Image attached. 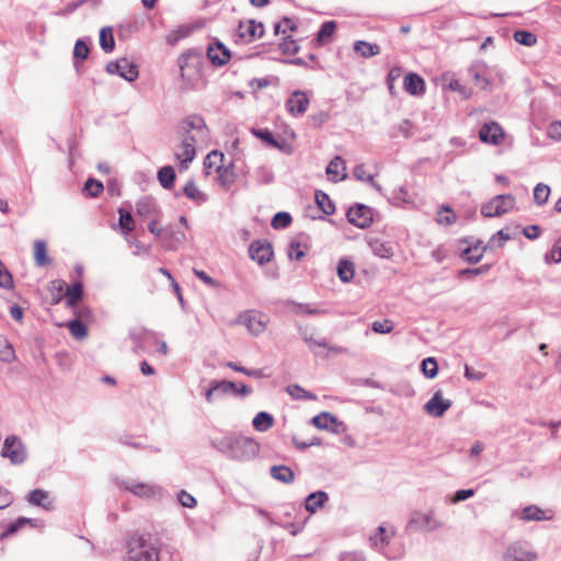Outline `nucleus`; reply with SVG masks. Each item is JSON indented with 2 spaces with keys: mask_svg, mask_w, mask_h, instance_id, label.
<instances>
[{
  "mask_svg": "<svg viewBox=\"0 0 561 561\" xmlns=\"http://www.w3.org/2000/svg\"><path fill=\"white\" fill-rule=\"evenodd\" d=\"M214 448L234 461H249L260 451L259 443L251 437L229 435L211 442Z\"/></svg>",
  "mask_w": 561,
  "mask_h": 561,
  "instance_id": "1",
  "label": "nucleus"
},
{
  "mask_svg": "<svg viewBox=\"0 0 561 561\" xmlns=\"http://www.w3.org/2000/svg\"><path fill=\"white\" fill-rule=\"evenodd\" d=\"M126 561H160V543L147 535H135L128 541Z\"/></svg>",
  "mask_w": 561,
  "mask_h": 561,
  "instance_id": "2",
  "label": "nucleus"
},
{
  "mask_svg": "<svg viewBox=\"0 0 561 561\" xmlns=\"http://www.w3.org/2000/svg\"><path fill=\"white\" fill-rule=\"evenodd\" d=\"M178 136L180 140L192 144L196 148L197 142L208 139L209 129L202 116L191 115L180 122Z\"/></svg>",
  "mask_w": 561,
  "mask_h": 561,
  "instance_id": "3",
  "label": "nucleus"
},
{
  "mask_svg": "<svg viewBox=\"0 0 561 561\" xmlns=\"http://www.w3.org/2000/svg\"><path fill=\"white\" fill-rule=\"evenodd\" d=\"M181 78L190 83L197 79L204 65V54L202 49L191 48L184 51L178 60Z\"/></svg>",
  "mask_w": 561,
  "mask_h": 561,
  "instance_id": "4",
  "label": "nucleus"
},
{
  "mask_svg": "<svg viewBox=\"0 0 561 561\" xmlns=\"http://www.w3.org/2000/svg\"><path fill=\"white\" fill-rule=\"evenodd\" d=\"M105 70L110 75H118L128 82H134L139 77L138 66L126 57L107 62Z\"/></svg>",
  "mask_w": 561,
  "mask_h": 561,
  "instance_id": "5",
  "label": "nucleus"
},
{
  "mask_svg": "<svg viewBox=\"0 0 561 561\" xmlns=\"http://www.w3.org/2000/svg\"><path fill=\"white\" fill-rule=\"evenodd\" d=\"M515 198L511 194H501L493 197L490 202L481 207V214L484 217H495L506 214L513 208Z\"/></svg>",
  "mask_w": 561,
  "mask_h": 561,
  "instance_id": "6",
  "label": "nucleus"
},
{
  "mask_svg": "<svg viewBox=\"0 0 561 561\" xmlns=\"http://www.w3.org/2000/svg\"><path fill=\"white\" fill-rule=\"evenodd\" d=\"M1 456L9 458L13 465H20L26 459V449L18 436L11 435L4 439Z\"/></svg>",
  "mask_w": 561,
  "mask_h": 561,
  "instance_id": "7",
  "label": "nucleus"
},
{
  "mask_svg": "<svg viewBox=\"0 0 561 561\" xmlns=\"http://www.w3.org/2000/svg\"><path fill=\"white\" fill-rule=\"evenodd\" d=\"M442 526V523L435 519L433 512L412 514L407 525L408 531H433Z\"/></svg>",
  "mask_w": 561,
  "mask_h": 561,
  "instance_id": "8",
  "label": "nucleus"
},
{
  "mask_svg": "<svg viewBox=\"0 0 561 561\" xmlns=\"http://www.w3.org/2000/svg\"><path fill=\"white\" fill-rule=\"evenodd\" d=\"M537 553L526 541L511 543L503 554V561H536Z\"/></svg>",
  "mask_w": 561,
  "mask_h": 561,
  "instance_id": "9",
  "label": "nucleus"
},
{
  "mask_svg": "<svg viewBox=\"0 0 561 561\" xmlns=\"http://www.w3.org/2000/svg\"><path fill=\"white\" fill-rule=\"evenodd\" d=\"M121 486L141 499H156L162 494V488L157 484H149L135 481H123Z\"/></svg>",
  "mask_w": 561,
  "mask_h": 561,
  "instance_id": "10",
  "label": "nucleus"
},
{
  "mask_svg": "<svg viewBox=\"0 0 561 561\" xmlns=\"http://www.w3.org/2000/svg\"><path fill=\"white\" fill-rule=\"evenodd\" d=\"M264 25L255 20L241 21L238 25L236 36L241 43L249 44L254 39L262 37Z\"/></svg>",
  "mask_w": 561,
  "mask_h": 561,
  "instance_id": "11",
  "label": "nucleus"
},
{
  "mask_svg": "<svg viewBox=\"0 0 561 561\" xmlns=\"http://www.w3.org/2000/svg\"><path fill=\"white\" fill-rule=\"evenodd\" d=\"M238 322L243 324L250 334L260 335L266 328L267 318L261 312L249 310L239 316Z\"/></svg>",
  "mask_w": 561,
  "mask_h": 561,
  "instance_id": "12",
  "label": "nucleus"
},
{
  "mask_svg": "<svg viewBox=\"0 0 561 561\" xmlns=\"http://www.w3.org/2000/svg\"><path fill=\"white\" fill-rule=\"evenodd\" d=\"M346 216L352 225L360 229H366L373 224V209L364 204L352 206Z\"/></svg>",
  "mask_w": 561,
  "mask_h": 561,
  "instance_id": "13",
  "label": "nucleus"
},
{
  "mask_svg": "<svg viewBox=\"0 0 561 561\" xmlns=\"http://www.w3.org/2000/svg\"><path fill=\"white\" fill-rule=\"evenodd\" d=\"M451 401L443 398L442 390L434 392L432 398L424 404L423 410L426 414L434 417H442L451 407Z\"/></svg>",
  "mask_w": 561,
  "mask_h": 561,
  "instance_id": "14",
  "label": "nucleus"
},
{
  "mask_svg": "<svg viewBox=\"0 0 561 561\" xmlns=\"http://www.w3.org/2000/svg\"><path fill=\"white\" fill-rule=\"evenodd\" d=\"M129 337L134 342V353L139 354L147 351L151 340H156V333L144 328H135L129 331Z\"/></svg>",
  "mask_w": 561,
  "mask_h": 561,
  "instance_id": "15",
  "label": "nucleus"
},
{
  "mask_svg": "<svg viewBox=\"0 0 561 561\" xmlns=\"http://www.w3.org/2000/svg\"><path fill=\"white\" fill-rule=\"evenodd\" d=\"M479 138L484 144L500 145L504 138V130L496 122H489L481 126Z\"/></svg>",
  "mask_w": 561,
  "mask_h": 561,
  "instance_id": "16",
  "label": "nucleus"
},
{
  "mask_svg": "<svg viewBox=\"0 0 561 561\" xmlns=\"http://www.w3.org/2000/svg\"><path fill=\"white\" fill-rule=\"evenodd\" d=\"M309 99L304 91L297 90L286 101V110L294 116L304 115L308 108Z\"/></svg>",
  "mask_w": 561,
  "mask_h": 561,
  "instance_id": "17",
  "label": "nucleus"
},
{
  "mask_svg": "<svg viewBox=\"0 0 561 561\" xmlns=\"http://www.w3.org/2000/svg\"><path fill=\"white\" fill-rule=\"evenodd\" d=\"M136 214L142 218H158L161 214L156 199L151 196H144L136 202Z\"/></svg>",
  "mask_w": 561,
  "mask_h": 561,
  "instance_id": "18",
  "label": "nucleus"
},
{
  "mask_svg": "<svg viewBox=\"0 0 561 561\" xmlns=\"http://www.w3.org/2000/svg\"><path fill=\"white\" fill-rule=\"evenodd\" d=\"M249 254L253 261L257 262L260 265H263L271 261L273 256V249L270 243H261L260 241H254L249 248Z\"/></svg>",
  "mask_w": 561,
  "mask_h": 561,
  "instance_id": "19",
  "label": "nucleus"
},
{
  "mask_svg": "<svg viewBox=\"0 0 561 561\" xmlns=\"http://www.w3.org/2000/svg\"><path fill=\"white\" fill-rule=\"evenodd\" d=\"M196 156V148L192 144L180 140V144L174 149V157L181 163L183 169L188 167Z\"/></svg>",
  "mask_w": 561,
  "mask_h": 561,
  "instance_id": "20",
  "label": "nucleus"
},
{
  "mask_svg": "<svg viewBox=\"0 0 561 561\" xmlns=\"http://www.w3.org/2000/svg\"><path fill=\"white\" fill-rule=\"evenodd\" d=\"M207 57L211 64L216 66H224L230 59V50L224 44L217 42L215 45H210L207 48Z\"/></svg>",
  "mask_w": 561,
  "mask_h": 561,
  "instance_id": "21",
  "label": "nucleus"
},
{
  "mask_svg": "<svg viewBox=\"0 0 561 561\" xmlns=\"http://www.w3.org/2000/svg\"><path fill=\"white\" fill-rule=\"evenodd\" d=\"M312 424L319 430H329L333 433H339V426L342 422L329 412H321L312 419Z\"/></svg>",
  "mask_w": 561,
  "mask_h": 561,
  "instance_id": "22",
  "label": "nucleus"
},
{
  "mask_svg": "<svg viewBox=\"0 0 561 561\" xmlns=\"http://www.w3.org/2000/svg\"><path fill=\"white\" fill-rule=\"evenodd\" d=\"M520 519L524 522L550 520V519H552V514L550 511H543L536 505H528L522 511Z\"/></svg>",
  "mask_w": 561,
  "mask_h": 561,
  "instance_id": "23",
  "label": "nucleus"
},
{
  "mask_svg": "<svg viewBox=\"0 0 561 561\" xmlns=\"http://www.w3.org/2000/svg\"><path fill=\"white\" fill-rule=\"evenodd\" d=\"M404 89L411 95H421L425 89V82L421 76L410 72L403 80Z\"/></svg>",
  "mask_w": 561,
  "mask_h": 561,
  "instance_id": "24",
  "label": "nucleus"
},
{
  "mask_svg": "<svg viewBox=\"0 0 561 561\" xmlns=\"http://www.w3.org/2000/svg\"><path fill=\"white\" fill-rule=\"evenodd\" d=\"M329 501V495L324 491H317L310 493L305 500V508L311 514H314L319 508L323 507Z\"/></svg>",
  "mask_w": 561,
  "mask_h": 561,
  "instance_id": "25",
  "label": "nucleus"
},
{
  "mask_svg": "<svg viewBox=\"0 0 561 561\" xmlns=\"http://www.w3.org/2000/svg\"><path fill=\"white\" fill-rule=\"evenodd\" d=\"M27 500L32 505L43 507L46 511H51L54 507L53 502L49 500L48 492L42 489L31 491Z\"/></svg>",
  "mask_w": 561,
  "mask_h": 561,
  "instance_id": "26",
  "label": "nucleus"
},
{
  "mask_svg": "<svg viewBox=\"0 0 561 561\" xmlns=\"http://www.w3.org/2000/svg\"><path fill=\"white\" fill-rule=\"evenodd\" d=\"M33 248H34L33 255H34V261H35L36 266L44 267V266H47L48 264H50L51 260L47 255L46 241L37 239L34 241Z\"/></svg>",
  "mask_w": 561,
  "mask_h": 561,
  "instance_id": "27",
  "label": "nucleus"
},
{
  "mask_svg": "<svg viewBox=\"0 0 561 561\" xmlns=\"http://www.w3.org/2000/svg\"><path fill=\"white\" fill-rule=\"evenodd\" d=\"M394 535V531L391 535H388L386 528L383 526H379L376 529V533L369 537L370 546L375 549L382 550L386 546L389 545L390 538Z\"/></svg>",
  "mask_w": 561,
  "mask_h": 561,
  "instance_id": "28",
  "label": "nucleus"
},
{
  "mask_svg": "<svg viewBox=\"0 0 561 561\" xmlns=\"http://www.w3.org/2000/svg\"><path fill=\"white\" fill-rule=\"evenodd\" d=\"M228 387L230 386L227 385V380H213L209 388L205 391L206 401L211 403L219 394L228 393Z\"/></svg>",
  "mask_w": 561,
  "mask_h": 561,
  "instance_id": "29",
  "label": "nucleus"
},
{
  "mask_svg": "<svg viewBox=\"0 0 561 561\" xmlns=\"http://www.w3.org/2000/svg\"><path fill=\"white\" fill-rule=\"evenodd\" d=\"M270 473L273 479L283 483H291L295 480L294 471L284 465L273 466Z\"/></svg>",
  "mask_w": 561,
  "mask_h": 561,
  "instance_id": "30",
  "label": "nucleus"
},
{
  "mask_svg": "<svg viewBox=\"0 0 561 561\" xmlns=\"http://www.w3.org/2000/svg\"><path fill=\"white\" fill-rule=\"evenodd\" d=\"M354 51L364 58H369L380 54V47L377 44H371L365 41H357L354 43Z\"/></svg>",
  "mask_w": 561,
  "mask_h": 561,
  "instance_id": "31",
  "label": "nucleus"
},
{
  "mask_svg": "<svg viewBox=\"0 0 561 561\" xmlns=\"http://www.w3.org/2000/svg\"><path fill=\"white\" fill-rule=\"evenodd\" d=\"M273 415L264 411L259 412L252 421L253 427L259 432H266L273 426Z\"/></svg>",
  "mask_w": 561,
  "mask_h": 561,
  "instance_id": "32",
  "label": "nucleus"
},
{
  "mask_svg": "<svg viewBox=\"0 0 561 561\" xmlns=\"http://www.w3.org/2000/svg\"><path fill=\"white\" fill-rule=\"evenodd\" d=\"M184 195L194 201L197 204L205 203L207 201L206 194H204L195 184L193 180H190L184 188H183Z\"/></svg>",
  "mask_w": 561,
  "mask_h": 561,
  "instance_id": "33",
  "label": "nucleus"
},
{
  "mask_svg": "<svg viewBox=\"0 0 561 561\" xmlns=\"http://www.w3.org/2000/svg\"><path fill=\"white\" fill-rule=\"evenodd\" d=\"M368 244L373 253L379 257L388 259L393 254L392 248L379 239H371Z\"/></svg>",
  "mask_w": 561,
  "mask_h": 561,
  "instance_id": "34",
  "label": "nucleus"
},
{
  "mask_svg": "<svg viewBox=\"0 0 561 561\" xmlns=\"http://www.w3.org/2000/svg\"><path fill=\"white\" fill-rule=\"evenodd\" d=\"M158 180L161 186L165 190H170L174 185L175 171L172 167L167 165L158 171Z\"/></svg>",
  "mask_w": 561,
  "mask_h": 561,
  "instance_id": "35",
  "label": "nucleus"
},
{
  "mask_svg": "<svg viewBox=\"0 0 561 561\" xmlns=\"http://www.w3.org/2000/svg\"><path fill=\"white\" fill-rule=\"evenodd\" d=\"M314 198L318 207L325 215H332L335 211V206L327 193L322 191H316Z\"/></svg>",
  "mask_w": 561,
  "mask_h": 561,
  "instance_id": "36",
  "label": "nucleus"
},
{
  "mask_svg": "<svg viewBox=\"0 0 561 561\" xmlns=\"http://www.w3.org/2000/svg\"><path fill=\"white\" fill-rule=\"evenodd\" d=\"M337 276L343 283H348L354 277V264L345 259L340 260Z\"/></svg>",
  "mask_w": 561,
  "mask_h": 561,
  "instance_id": "37",
  "label": "nucleus"
},
{
  "mask_svg": "<svg viewBox=\"0 0 561 561\" xmlns=\"http://www.w3.org/2000/svg\"><path fill=\"white\" fill-rule=\"evenodd\" d=\"M83 295L82 284L77 282L66 290V302L69 307H73L81 300Z\"/></svg>",
  "mask_w": 561,
  "mask_h": 561,
  "instance_id": "38",
  "label": "nucleus"
},
{
  "mask_svg": "<svg viewBox=\"0 0 561 561\" xmlns=\"http://www.w3.org/2000/svg\"><path fill=\"white\" fill-rule=\"evenodd\" d=\"M217 172H218V180H219V183L221 186L228 188L234 183L236 173L232 169V165L227 167V168L218 167Z\"/></svg>",
  "mask_w": 561,
  "mask_h": 561,
  "instance_id": "39",
  "label": "nucleus"
},
{
  "mask_svg": "<svg viewBox=\"0 0 561 561\" xmlns=\"http://www.w3.org/2000/svg\"><path fill=\"white\" fill-rule=\"evenodd\" d=\"M287 393L295 400H316L317 396L305 390L299 385H289L286 388Z\"/></svg>",
  "mask_w": 561,
  "mask_h": 561,
  "instance_id": "40",
  "label": "nucleus"
},
{
  "mask_svg": "<svg viewBox=\"0 0 561 561\" xmlns=\"http://www.w3.org/2000/svg\"><path fill=\"white\" fill-rule=\"evenodd\" d=\"M193 28L190 25H181L179 28L172 31L167 36V43L169 45H175L181 39L191 35Z\"/></svg>",
  "mask_w": 561,
  "mask_h": 561,
  "instance_id": "41",
  "label": "nucleus"
},
{
  "mask_svg": "<svg viewBox=\"0 0 561 561\" xmlns=\"http://www.w3.org/2000/svg\"><path fill=\"white\" fill-rule=\"evenodd\" d=\"M67 328L69 329L71 335L77 340H82L88 334L87 325L78 319L70 320L67 323Z\"/></svg>",
  "mask_w": 561,
  "mask_h": 561,
  "instance_id": "42",
  "label": "nucleus"
},
{
  "mask_svg": "<svg viewBox=\"0 0 561 561\" xmlns=\"http://www.w3.org/2000/svg\"><path fill=\"white\" fill-rule=\"evenodd\" d=\"M100 45L105 53L114 49L115 41L111 28L103 27L100 31Z\"/></svg>",
  "mask_w": 561,
  "mask_h": 561,
  "instance_id": "43",
  "label": "nucleus"
},
{
  "mask_svg": "<svg viewBox=\"0 0 561 561\" xmlns=\"http://www.w3.org/2000/svg\"><path fill=\"white\" fill-rule=\"evenodd\" d=\"M421 370L423 375L430 379H433L438 374V364L434 357H427L421 363Z\"/></svg>",
  "mask_w": 561,
  "mask_h": 561,
  "instance_id": "44",
  "label": "nucleus"
},
{
  "mask_svg": "<svg viewBox=\"0 0 561 561\" xmlns=\"http://www.w3.org/2000/svg\"><path fill=\"white\" fill-rule=\"evenodd\" d=\"M253 135L263 140L265 144L273 148L282 149L280 142L274 137L268 129H253Z\"/></svg>",
  "mask_w": 561,
  "mask_h": 561,
  "instance_id": "45",
  "label": "nucleus"
},
{
  "mask_svg": "<svg viewBox=\"0 0 561 561\" xmlns=\"http://www.w3.org/2000/svg\"><path fill=\"white\" fill-rule=\"evenodd\" d=\"M550 195V187L546 184L539 183L534 188V201L538 206L547 203Z\"/></svg>",
  "mask_w": 561,
  "mask_h": 561,
  "instance_id": "46",
  "label": "nucleus"
},
{
  "mask_svg": "<svg viewBox=\"0 0 561 561\" xmlns=\"http://www.w3.org/2000/svg\"><path fill=\"white\" fill-rule=\"evenodd\" d=\"M514 39L524 46L531 47L537 43V37L534 33L519 30L514 33Z\"/></svg>",
  "mask_w": 561,
  "mask_h": 561,
  "instance_id": "47",
  "label": "nucleus"
},
{
  "mask_svg": "<svg viewBox=\"0 0 561 561\" xmlns=\"http://www.w3.org/2000/svg\"><path fill=\"white\" fill-rule=\"evenodd\" d=\"M118 214H119V226L121 228L126 231V232H130L135 229V222H134V218L130 214V211L124 209V208H119L118 209Z\"/></svg>",
  "mask_w": 561,
  "mask_h": 561,
  "instance_id": "48",
  "label": "nucleus"
},
{
  "mask_svg": "<svg viewBox=\"0 0 561 561\" xmlns=\"http://www.w3.org/2000/svg\"><path fill=\"white\" fill-rule=\"evenodd\" d=\"M103 188H104V186H103L102 182L90 178L87 180L83 191L88 196L96 197L102 193Z\"/></svg>",
  "mask_w": 561,
  "mask_h": 561,
  "instance_id": "49",
  "label": "nucleus"
},
{
  "mask_svg": "<svg viewBox=\"0 0 561 561\" xmlns=\"http://www.w3.org/2000/svg\"><path fill=\"white\" fill-rule=\"evenodd\" d=\"M335 30L336 23L334 21L324 22L317 34L318 42H324L330 38L334 34Z\"/></svg>",
  "mask_w": 561,
  "mask_h": 561,
  "instance_id": "50",
  "label": "nucleus"
},
{
  "mask_svg": "<svg viewBox=\"0 0 561 561\" xmlns=\"http://www.w3.org/2000/svg\"><path fill=\"white\" fill-rule=\"evenodd\" d=\"M291 224V216L289 213L286 211H279L275 214V216L272 219V227L274 229H283L288 227Z\"/></svg>",
  "mask_w": 561,
  "mask_h": 561,
  "instance_id": "51",
  "label": "nucleus"
},
{
  "mask_svg": "<svg viewBox=\"0 0 561 561\" xmlns=\"http://www.w3.org/2000/svg\"><path fill=\"white\" fill-rule=\"evenodd\" d=\"M341 171H345L344 161L341 157H334L327 167V174L329 176H337Z\"/></svg>",
  "mask_w": 561,
  "mask_h": 561,
  "instance_id": "52",
  "label": "nucleus"
},
{
  "mask_svg": "<svg viewBox=\"0 0 561 561\" xmlns=\"http://www.w3.org/2000/svg\"><path fill=\"white\" fill-rule=\"evenodd\" d=\"M287 30L291 32H295L297 30V24L289 18H284L274 25L275 34H286Z\"/></svg>",
  "mask_w": 561,
  "mask_h": 561,
  "instance_id": "53",
  "label": "nucleus"
},
{
  "mask_svg": "<svg viewBox=\"0 0 561 561\" xmlns=\"http://www.w3.org/2000/svg\"><path fill=\"white\" fill-rule=\"evenodd\" d=\"M482 256L483 252L478 248H467L461 253V257L471 264L478 263L482 259Z\"/></svg>",
  "mask_w": 561,
  "mask_h": 561,
  "instance_id": "54",
  "label": "nucleus"
},
{
  "mask_svg": "<svg viewBox=\"0 0 561 561\" xmlns=\"http://www.w3.org/2000/svg\"><path fill=\"white\" fill-rule=\"evenodd\" d=\"M279 48L286 55H294L299 51V45L290 36L284 38L279 44Z\"/></svg>",
  "mask_w": 561,
  "mask_h": 561,
  "instance_id": "55",
  "label": "nucleus"
},
{
  "mask_svg": "<svg viewBox=\"0 0 561 561\" xmlns=\"http://www.w3.org/2000/svg\"><path fill=\"white\" fill-rule=\"evenodd\" d=\"M89 46L87 45V43L82 39H78L75 44V48H73V57L75 59H81V60H84L88 58V55H89Z\"/></svg>",
  "mask_w": 561,
  "mask_h": 561,
  "instance_id": "56",
  "label": "nucleus"
},
{
  "mask_svg": "<svg viewBox=\"0 0 561 561\" xmlns=\"http://www.w3.org/2000/svg\"><path fill=\"white\" fill-rule=\"evenodd\" d=\"M353 174L357 180L367 181L371 183L377 190L380 188L379 185L374 182V176L366 173L365 167L363 164L356 165L354 168Z\"/></svg>",
  "mask_w": 561,
  "mask_h": 561,
  "instance_id": "57",
  "label": "nucleus"
},
{
  "mask_svg": "<svg viewBox=\"0 0 561 561\" xmlns=\"http://www.w3.org/2000/svg\"><path fill=\"white\" fill-rule=\"evenodd\" d=\"M35 520L31 519V518H26V517H19L15 522L11 523L4 535H13L15 534L20 528H22L23 526H25L26 524H31L33 525Z\"/></svg>",
  "mask_w": 561,
  "mask_h": 561,
  "instance_id": "58",
  "label": "nucleus"
},
{
  "mask_svg": "<svg viewBox=\"0 0 561 561\" xmlns=\"http://www.w3.org/2000/svg\"><path fill=\"white\" fill-rule=\"evenodd\" d=\"M456 220V215L449 207H443V209L438 213L437 222L444 225H451Z\"/></svg>",
  "mask_w": 561,
  "mask_h": 561,
  "instance_id": "59",
  "label": "nucleus"
},
{
  "mask_svg": "<svg viewBox=\"0 0 561 561\" xmlns=\"http://www.w3.org/2000/svg\"><path fill=\"white\" fill-rule=\"evenodd\" d=\"M306 255L305 251L301 249V245L297 241H291L288 247V256L290 260L299 261Z\"/></svg>",
  "mask_w": 561,
  "mask_h": 561,
  "instance_id": "60",
  "label": "nucleus"
},
{
  "mask_svg": "<svg viewBox=\"0 0 561 561\" xmlns=\"http://www.w3.org/2000/svg\"><path fill=\"white\" fill-rule=\"evenodd\" d=\"M545 261L547 264L561 262V247L559 245V242L546 253Z\"/></svg>",
  "mask_w": 561,
  "mask_h": 561,
  "instance_id": "61",
  "label": "nucleus"
},
{
  "mask_svg": "<svg viewBox=\"0 0 561 561\" xmlns=\"http://www.w3.org/2000/svg\"><path fill=\"white\" fill-rule=\"evenodd\" d=\"M294 311L298 314H309V316H314V314H319L321 313L320 309L318 308H313L309 305H304V304H294Z\"/></svg>",
  "mask_w": 561,
  "mask_h": 561,
  "instance_id": "62",
  "label": "nucleus"
},
{
  "mask_svg": "<svg viewBox=\"0 0 561 561\" xmlns=\"http://www.w3.org/2000/svg\"><path fill=\"white\" fill-rule=\"evenodd\" d=\"M371 329L376 333H389L392 331V324L389 320L375 321L371 325Z\"/></svg>",
  "mask_w": 561,
  "mask_h": 561,
  "instance_id": "63",
  "label": "nucleus"
},
{
  "mask_svg": "<svg viewBox=\"0 0 561 561\" xmlns=\"http://www.w3.org/2000/svg\"><path fill=\"white\" fill-rule=\"evenodd\" d=\"M179 501L181 503L182 506L184 507H194L196 505V500L193 495H191L190 493H187L186 491H181L179 493Z\"/></svg>",
  "mask_w": 561,
  "mask_h": 561,
  "instance_id": "64",
  "label": "nucleus"
}]
</instances>
